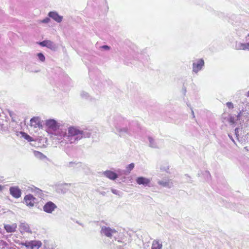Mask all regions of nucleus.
<instances>
[{
  "label": "nucleus",
  "instance_id": "4be33fe9",
  "mask_svg": "<svg viewBox=\"0 0 249 249\" xmlns=\"http://www.w3.org/2000/svg\"><path fill=\"white\" fill-rule=\"evenodd\" d=\"M162 243L159 240H155L153 241L151 249H162Z\"/></svg>",
  "mask_w": 249,
  "mask_h": 249
},
{
  "label": "nucleus",
  "instance_id": "2f4dec72",
  "mask_svg": "<svg viewBox=\"0 0 249 249\" xmlns=\"http://www.w3.org/2000/svg\"><path fill=\"white\" fill-rule=\"evenodd\" d=\"M50 21V18H46L45 19L41 20V22L42 23H48Z\"/></svg>",
  "mask_w": 249,
  "mask_h": 249
},
{
  "label": "nucleus",
  "instance_id": "f8f14e48",
  "mask_svg": "<svg viewBox=\"0 0 249 249\" xmlns=\"http://www.w3.org/2000/svg\"><path fill=\"white\" fill-rule=\"evenodd\" d=\"M122 59H123L124 63L126 65H129L130 64H131V62H129V60L132 58H134L131 53L129 52L124 53L122 55Z\"/></svg>",
  "mask_w": 249,
  "mask_h": 249
},
{
  "label": "nucleus",
  "instance_id": "c9c22d12",
  "mask_svg": "<svg viewBox=\"0 0 249 249\" xmlns=\"http://www.w3.org/2000/svg\"><path fill=\"white\" fill-rule=\"evenodd\" d=\"M228 136L230 138V139L234 143H235V141L234 140V139H233L232 137L230 135V134H228Z\"/></svg>",
  "mask_w": 249,
  "mask_h": 249
},
{
  "label": "nucleus",
  "instance_id": "7ed1b4c3",
  "mask_svg": "<svg viewBox=\"0 0 249 249\" xmlns=\"http://www.w3.org/2000/svg\"><path fill=\"white\" fill-rule=\"evenodd\" d=\"M68 137L71 139L74 137L75 141H79L84 137V132L74 126H71L68 128Z\"/></svg>",
  "mask_w": 249,
  "mask_h": 249
},
{
  "label": "nucleus",
  "instance_id": "4c0bfd02",
  "mask_svg": "<svg viewBox=\"0 0 249 249\" xmlns=\"http://www.w3.org/2000/svg\"><path fill=\"white\" fill-rule=\"evenodd\" d=\"M3 189V186L0 184V191H1Z\"/></svg>",
  "mask_w": 249,
  "mask_h": 249
},
{
  "label": "nucleus",
  "instance_id": "ddd939ff",
  "mask_svg": "<svg viewBox=\"0 0 249 249\" xmlns=\"http://www.w3.org/2000/svg\"><path fill=\"white\" fill-rule=\"evenodd\" d=\"M38 44L42 47H46L51 50H54L56 48L55 44L51 40H44Z\"/></svg>",
  "mask_w": 249,
  "mask_h": 249
},
{
  "label": "nucleus",
  "instance_id": "9d476101",
  "mask_svg": "<svg viewBox=\"0 0 249 249\" xmlns=\"http://www.w3.org/2000/svg\"><path fill=\"white\" fill-rule=\"evenodd\" d=\"M148 139L150 147L154 148H159L161 147L162 144L159 141H157L151 137H148Z\"/></svg>",
  "mask_w": 249,
  "mask_h": 249
},
{
  "label": "nucleus",
  "instance_id": "20e7f679",
  "mask_svg": "<svg viewBox=\"0 0 249 249\" xmlns=\"http://www.w3.org/2000/svg\"><path fill=\"white\" fill-rule=\"evenodd\" d=\"M127 121L121 116L118 115L116 116L114 119V124L115 128L124 126L127 124Z\"/></svg>",
  "mask_w": 249,
  "mask_h": 249
},
{
  "label": "nucleus",
  "instance_id": "0eeeda50",
  "mask_svg": "<svg viewBox=\"0 0 249 249\" xmlns=\"http://www.w3.org/2000/svg\"><path fill=\"white\" fill-rule=\"evenodd\" d=\"M234 49L237 50L249 51V42L242 43L236 42Z\"/></svg>",
  "mask_w": 249,
  "mask_h": 249
},
{
  "label": "nucleus",
  "instance_id": "a19ab883",
  "mask_svg": "<svg viewBox=\"0 0 249 249\" xmlns=\"http://www.w3.org/2000/svg\"><path fill=\"white\" fill-rule=\"evenodd\" d=\"M248 36H249V34H248Z\"/></svg>",
  "mask_w": 249,
  "mask_h": 249
},
{
  "label": "nucleus",
  "instance_id": "a211bd4d",
  "mask_svg": "<svg viewBox=\"0 0 249 249\" xmlns=\"http://www.w3.org/2000/svg\"><path fill=\"white\" fill-rule=\"evenodd\" d=\"M158 184L163 187L170 188L173 186V182L171 180H160L158 182Z\"/></svg>",
  "mask_w": 249,
  "mask_h": 249
},
{
  "label": "nucleus",
  "instance_id": "f3484780",
  "mask_svg": "<svg viewBox=\"0 0 249 249\" xmlns=\"http://www.w3.org/2000/svg\"><path fill=\"white\" fill-rule=\"evenodd\" d=\"M49 16L57 22H60L62 20V17L59 16L58 13L55 12H50L49 13Z\"/></svg>",
  "mask_w": 249,
  "mask_h": 249
},
{
  "label": "nucleus",
  "instance_id": "f03ea898",
  "mask_svg": "<svg viewBox=\"0 0 249 249\" xmlns=\"http://www.w3.org/2000/svg\"><path fill=\"white\" fill-rule=\"evenodd\" d=\"M135 125L130 124L129 127H125L124 126L117 127L116 129V133L120 137L124 136L125 134L129 136H133L135 133L137 132L140 128L137 123H135Z\"/></svg>",
  "mask_w": 249,
  "mask_h": 249
},
{
  "label": "nucleus",
  "instance_id": "393cba45",
  "mask_svg": "<svg viewBox=\"0 0 249 249\" xmlns=\"http://www.w3.org/2000/svg\"><path fill=\"white\" fill-rule=\"evenodd\" d=\"M101 233L107 236H109V229L107 228H103L101 230Z\"/></svg>",
  "mask_w": 249,
  "mask_h": 249
},
{
  "label": "nucleus",
  "instance_id": "5701e85b",
  "mask_svg": "<svg viewBox=\"0 0 249 249\" xmlns=\"http://www.w3.org/2000/svg\"><path fill=\"white\" fill-rule=\"evenodd\" d=\"M241 115V112L240 111L237 116H230L229 117V122L231 124H234L235 122L240 119Z\"/></svg>",
  "mask_w": 249,
  "mask_h": 249
},
{
  "label": "nucleus",
  "instance_id": "7c9ffc66",
  "mask_svg": "<svg viewBox=\"0 0 249 249\" xmlns=\"http://www.w3.org/2000/svg\"><path fill=\"white\" fill-rule=\"evenodd\" d=\"M226 105H227V107L229 108H233L234 107L233 105L231 102H227L226 103Z\"/></svg>",
  "mask_w": 249,
  "mask_h": 249
},
{
  "label": "nucleus",
  "instance_id": "b1692460",
  "mask_svg": "<svg viewBox=\"0 0 249 249\" xmlns=\"http://www.w3.org/2000/svg\"><path fill=\"white\" fill-rule=\"evenodd\" d=\"M134 164L133 163H131L129 164H128L126 167V170L125 172L127 173H129L134 168Z\"/></svg>",
  "mask_w": 249,
  "mask_h": 249
},
{
  "label": "nucleus",
  "instance_id": "cd10ccee",
  "mask_svg": "<svg viewBox=\"0 0 249 249\" xmlns=\"http://www.w3.org/2000/svg\"><path fill=\"white\" fill-rule=\"evenodd\" d=\"M37 56L40 61H41L42 62H43L45 61V56L42 53H38Z\"/></svg>",
  "mask_w": 249,
  "mask_h": 249
},
{
  "label": "nucleus",
  "instance_id": "412c9836",
  "mask_svg": "<svg viewBox=\"0 0 249 249\" xmlns=\"http://www.w3.org/2000/svg\"><path fill=\"white\" fill-rule=\"evenodd\" d=\"M117 178H119V179H118L117 180L120 183H121V182L124 181L125 178H120V176L118 175H117L116 173L110 171V179L115 180V179H117Z\"/></svg>",
  "mask_w": 249,
  "mask_h": 249
},
{
  "label": "nucleus",
  "instance_id": "f704fd0d",
  "mask_svg": "<svg viewBox=\"0 0 249 249\" xmlns=\"http://www.w3.org/2000/svg\"><path fill=\"white\" fill-rule=\"evenodd\" d=\"M25 135V138L26 139H28L29 138H31V137H30V136H29L28 135H27V134H26L25 133H23V136H24Z\"/></svg>",
  "mask_w": 249,
  "mask_h": 249
},
{
  "label": "nucleus",
  "instance_id": "39448f33",
  "mask_svg": "<svg viewBox=\"0 0 249 249\" xmlns=\"http://www.w3.org/2000/svg\"><path fill=\"white\" fill-rule=\"evenodd\" d=\"M204 65V61L202 59H199L193 64V71L197 73Z\"/></svg>",
  "mask_w": 249,
  "mask_h": 249
},
{
  "label": "nucleus",
  "instance_id": "58836bf2",
  "mask_svg": "<svg viewBox=\"0 0 249 249\" xmlns=\"http://www.w3.org/2000/svg\"><path fill=\"white\" fill-rule=\"evenodd\" d=\"M187 106H188V107H190V104H187Z\"/></svg>",
  "mask_w": 249,
  "mask_h": 249
},
{
  "label": "nucleus",
  "instance_id": "bb28decb",
  "mask_svg": "<svg viewBox=\"0 0 249 249\" xmlns=\"http://www.w3.org/2000/svg\"><path fill=\"white\" fill-rule=\"evenodd\" d=\"M111 191L113 194H114L119 196H122V193L119 190H115V189H112Z\"/></svg>",
  "mask_w": 249,
  "mask_h": 249
},
{
  "label": "nucleus",
  "instance_id": "1a4fd4ad",
  "mask_svg": "<svg viewBox=\"0 0 249 249\" xmlns=\"http://www.w3.org/2000/svg\"><path fill=\"white\" fill-rule=\"evenodd\" d=\"M56 206L51 201L48 202L43 206V210L48 213H51L55 208Z\"/></svg>",
  "mask_w": 249,
  "mask_h": 249
},
{
  "label": "nucleus",
  "instance_id": "423d86ee",
  "mask_svg": "<svg viewBox=\"0 0 249 249\" xmlns=\"http://www.w3.org/2000/svg\"><path fill=\"white\" fill-rule=\"evenodd\" d=\"M10 194L15 198H18L21 196V192L17 186L11 187L9 189Z\"/></svg>",
  "mask_w": 249,
  "mask_h": 249
},
{
  "label": "nucleus",
  "instance_id": "473e14b6",
  "mask_svg": "<svg viewBox=\"0 0 249 249\" xmlns=\"http://www.w3.org/2000/svg\"><path fill=\"white\" fill-rule=\"evenodd\" d=\"M205 175L206 176V177L207 178V179H208L210 177V176H211L209 172L207 171H206L205 172Z\"/></svg>",
  "mask_w": 249,
  "mask_h": 249
},
{
  "label": "nucleus",
  "instance_id": "c756f323",
  "mask_svg": "<svg viewBox=\"0 0 249 249\" xmlns=\"http://www.w3.org/2000/svg\"><path fill=\"white\" fill-rule=\"evenodd\" d=\"M239 130H240V128H236L234 130L235 131V135H236V138L239 140ZM239 141V140H238Z\"/></svg>",
  "mask_w": 249,
  "mask_h": 249
},
{
  "label": "nucleus",
  "instance_id": "aec40b11",
  "mask_svg": "<svg viewBox=\"0 0 249 249\" xmlns=\"http://www.w3.org/2000/svg\"><path fill=\"white\" fill-rule=\"evenodd\" d=\"M42 246V243L38 240L31 241V249H39Z\"/></svg>",
  "mask_w": 249,
  "mask_h": 249
},
{
  "label": "nucleus",
  "instance_id": "72a5a7b5",
  "mask_svg": "<svg viewBox=\"0 0 249 249\" xmlns=\"http://www.w3.org/2000/svg\"><path fill=\"white\" fill-rule=\"evenodd\" d=\"M191 113H192V117L193 118L195 119V113H194V112L193 110V108L192 107H191Z\"/></svg>",
  "mask_w": 249,
  "mask_h": 249
},
{
  "label": "nucleus",
  "instance_id": "2eb2a0df",
  "mask_svg": "<svg viewBox=\"0 0 249 249\" xmlns=\"http://www.w3.org/2000/svg\"><path fill=\"white\" fill-rule=\"evenodd\" d=\"M17 228V225L16 223L4 225V228L7 232H14L16 231Z\"/></svg>",
  "mask_w": 249,
  "mask_h": 249
},
{
  "label": "nucleus",
  "instance_id": "a878e982",
  "mask_svg": "<svg viewBox=\"0 0 249 249\" xmlns=\"http://www.w3.org/2000/svg\"><path fill=\"white\" fill-rule=\"evenodd\" d=\"M20 245L21 246H25V247H26L28 249H31V241H26L25 243L22 242L20 244Z\"/></svg>",
  "mask_w": 249,
  "mask_h": 249
},
{
  "label": "nucleus",
  "instance_id": "4468645a",
  "mask_svg": "<svg viewBox=\"0 0 249 249\" xmlns=\"http://www.w3.org/2000/svg\"><path fill=\"white\" fill-rule=\"evenodd\" d=\"M136 181L139 185L147 186L150 183V180L147 178L143 177H140L136 178Z\"/></svg>",
  "mask_w": 249,
  "mask_h": 249
},
{
  "label": "nucleus",
  "instance_id": "f257e3e1",
  "mask_svg": "<svg viewBox=\"0 0 249 249\" xmlns=\"http://www.w3.org/2000/svg\"><path fill=\"white\" fill-rule=\"evenodd\" d=\"M124 238V233L121 230L110 228V246L112 242L117 249H124L125 244L123 241Z\"/></svg>",
  "mask_w": 249,
  "mask_h": 249
},
{
  "label": "nucleus",
  "instance_id": "c85d7f7f",
  "mask_svg": "<svg viewBox=\"0 0 249 249\" xmlns=\"http://www.w3.org/2000/svg\"><path fill=\"white\" fill-rule=\"evenodd\" d=\"M160 169L161 171H166L168 169H169V166L167 164H166L165 165H161L160 167Z\"/></svg>",
  "mask_w": 249,
  "mask_h": 249
},
{
  "label": "nucleus",
  "instance_id": "6ab92c4d",
  "mask_svg": "<svg viewBox=\"0 0 249 249\" xmlns=\"http://www.w3.org/2000/svg\"><path fill=\"white\" fill-rule=\"evenodd\" d=\"M46 125L48 128L53 130L56 129L57 127L56 122L54 120H47L46 122Z\"/></svg>",
  "mask_w": 249,
  "mask_h": 249
},
{
  "label": "nucleus",
  "instance_id": "e433bc0d",
  "mask_svg": "<svg viewBox=\"0 0 249 249\" xmlns=\"http://www.w3.org/2000/svg\"><path fill=\"white\" fill-rule=\"evenodd\" d=\"M102 48H105V49H108L109 48V47L107 45H105V46H103L102 47Z\"/></svg>",
  "mask_w": 249,
  "mask_h": 249
},
{
  "label": "nucleus",
  "instance_id": "ea45409f",
  "mask_svg": "<svg viewBox=\"0 0 249 249\" xmlns=\"http://www.w3.org/2000/svg\"><path fill=\"white\" fill-rule=\"evenodd\" d=\"M248 96H249V91L248 92Z\"/></svg>",
  "mask_w": 249,
  "mask_h": 249
},
{
  "label": "nucleus",
  "instance_id": "dca6fc26",
  "mask_svg": "<svg viewBox=\"0 0 249 249\" xmlns=\"http://www.w3.org/2000/svg\"><path fill=\"white\" fill-rule=\"evenodd\" d=\"M20 231L21 233H32V231L29 226L27 224L23 223L20 225Z\"/></svg>",
  "mask_w": 249,
  "mask_h": 249
},
{
  "label": "nucleus",
  "instance_id": "9b49d317",
  "mask_svg": "<svg viewBox=\"0 0 249 249\" xmlns=\"http://www.w3.org/2000/svg\"><path fill=\"white\" fill-rule=\"evenodd\" d=\"M30 126L34 128H41L42 125L38 117H34L30 120Z\"/></svg>",
  "mask_w": 249,
  "mask_h": 249
},
{
  "label": "nucleus",
  "instance_id": "6e6552de",
  "mask_svg": "<svg viewBox=\"0 0 249 249\" xmlns=\"http://www.w3.org/2000/svg\"><path fill=\"white\" fill-rule=\"evenodd\" d=\"M24 200L27 206L33 207L36 200V198L32 195L29 194L25 196Z\"/></svg>",
  "mask_w": 249,
  "mask_h": 249
}]
</instances>
